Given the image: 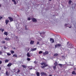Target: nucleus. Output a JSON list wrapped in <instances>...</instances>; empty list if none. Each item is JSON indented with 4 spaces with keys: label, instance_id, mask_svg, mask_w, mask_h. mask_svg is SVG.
<instances>
[{
    "label": "nucleus",
    "instance_id": "nucleus-1",
    "mask_svg": "<svg viewBox=\"0 0 76 76\" xmlns=\"http://www.w3.org/2000/svg\"><path fill=\"white\" fill-rule=\"evenodd\" d=\"M41 65H42L41 67L43 69H44L46 66H47L48 65L46 64V62H43L42 63H41Z\"/></svg>",
    "mask_w": 76,
    "mask_h": 76
},
{
    "label": "nucleus",
    "instance_id": "nucleus-2",
    "mask_svg": "<svg viewBox=\"0 0 76 76\" xmlns=\"http://www.w3.org/2000/svg\"><path fill=\"white\" fill-rule=\"evenodd\" d=\"M40 36L42 37V38H44L45 37V35H44V34H45V32H43L42 33H40Z\"/></svg>",
    "mask_w": 76,
    "mask_h": 76
},
{
    "label": "nucleus",
    "instance_id": "nucleus-3",
    "mask_svg": "<svg viewBox=\"0 0 76 76\" xmlns=\"http://www.w3.org/2000/svg\"><path fill=\"white\" fill-rule=\"evenodd\" d=\"M67 46L69 48H73V45L71 44H69Z\"/></svg>",
    "mask_w": 76,
    "mask_h": 76
},
{
    "label": "nucleus",
    "instance_id": "nucleus-4",
    "mask_svg": "<svg viewBox=\"0 0 76 76\" xmlns=\"http://www.w3.org/2000/svg\"><path fill=\"white\" fill-rule=\"evenodd\" d=\"M60 47H61V45L60 44H57L56 45H55V47L56 48Z\"/></svg>",
    "mask_w": 76,
    "mask_h": 76
},
{
    "label": "nucleus",
    "instance_id": "nucleus-5",
    "mask_svg": "<svg viewBox=\"0 0 76 76\" xmlns=\"http://www.w3.org/2000/svg\"><path fill=\"white\" fill-rule=\"evenodd\" d=\"M31 19L33 22H37V19H36L35 18H31Z\"/></svg>",
    "mask_w": 76,
    "mask_h": 76
},
{
    "label": "nucleus",
    "instance_id": "nucleus-6",
    "mask_svg": "<svg viewBox=\"0 0 76 76\" xmlns=\"http://www.w3.org/2000/svg\"><path fill=\"white\" fill-rule=\"evenodd\" d=\"M42 75H44L45 76H47V74L44 72H42L41 73Z\"/></svg>",
    "mask_w": 76,
    "mask_h": 76
},
{
    "label": "nucleus",
    "instance_id": "nucleus-7",
    "mask_svg": "<svg viewBox=\"0 0 76 76\" xmlns=\"http://www.w3.org/2000/svg\"><path fill=\"white\" fill-rule=\"evenodd\" d=\"M44 56H45L46 54H48V51H45V52L43 53Z\"/></svg>",
    "mask_w": 76,
    "mask_h": 76
},
{
    "label": "nucleus",
    "instance_id": "nucleus-8",
    "mask_svg": "<svg viewBox=\"0 0 76 76\" xmlns=\"http://www.w3.org/2000/svg\"><path fill=\"white\" fill-rule=\"evenodd\" d=\"M65 26H66V27H69V28H71V26H70V25L69 24H66L65 25Z\"/></svg>",
    "mask_w": 76,
    "mask_h": 76
},
{
    "label": "nucleus",
    "instance_id": "nucleus-9",
    "mask_svg": "<svg viewBox=\"0 0 76 76\" xmlns=\"http://www.w3.org/2000/svg\"><path fill=\"white\" fill-rule=\"evenodd\" d=\"M5 40H6V41H10V39L8 37H7L5 38Z\"/></svg>",
    "mask_w": 76,
    "mask_h": 76
},
{
    "label": "nucleus",
    "instance_id": "nucleus-10",
    "mask_svg": "<svg viewBox=\"0 0 76 76\" xmlns=\"http://www.w3.org/2000/svg\"><path fill=\"white\" fill-rule=\"evenodd\" d=\"M37 50V48H34L31 49L30 51H36Z\"/></svg>",
    "mask_w": 76,
    "mask_h": 76
},
{
    "label": "nucleus",
    "instance_id": "nucleus-11",
    "mask_svg": "<svg viewBox=\"0 0 76 76\" xmlns=\"http://www.w3.org/2000/svg\"><path fill=\"white\" fill-rule=\"evenodd\" d=\"M9 19H10V22H12V21H13V18L10 17H9L8 18Z\"/></svg>",
    "mask_w": 76,
    "mask_h": 76
},
{
    "label": "nucleus",
    "instance_id": "nucleus-12",
    "mask_svg": "<svg viewBox=\"0 0 76 76\" xmlns=\"http://www.w3.org/2000/svg\"><path fill=\"white\" fill-rule=\"evenodd\" d=\"M34 41H32V40H31V42H30V44L31 45H32V44H34Z\"/></svg>",
    "mask_w": 76,
    "mask_h": 76
},
{
    "label": "nucleus",
    "instance_id": "nucleus-13",
    "mask_svg": "<svg viewBox=\"0 0 76 76\" xmlns=\"http://www.w3.org/2000/svg\"><path fill=\"white\" fill-rule=\"evenodd\" d=\"M50 41L51 42H54V39L52 38H50Z\"/></svg>",
    "mask_w": 76,
    "mask_h": 76
},
{
    "label": "nucleus",
    "instance_id": "nucleus-14",
    "mask_svg": "<svg viewBox=\"0 0 76 76\" xmlns=\"http://www.w3.org/2000/svg\"><path fill=\"white\" fill-rule=\"evenodd\" d=\"M4 35H6V36H7V35H8V33H7V32L5 31L4 33Z\"/></svg>",
    "mask_w": 76,
    "mask_h": 76
},
{
    "label": "nucleus",
    "instance_id": "nucleus-15",
    "mask_svg": "<svg viewBox=\"0 0 76 76\" xmlns=\"http://www.w3.org/2000/svg\"><path fill=\"white\" fill-rule=\"evenodd\" d=\"M12 63H10L7 66H8V67H10V66H12Z\"/></svg>",
    "mask_w": 76,
    "mask_h": 76
},
{
    "label": "nucleus",
    "instance_id": "nucleus-16",
    "mask_svg": "<svg viewBox=\"0 0 76 76\" xmlns=\"http://www.w3.org/2000/svg\"><path fill=\"white\" fill-rule=\"evenodd\" d=\"M6 25H7L8 23L9 22V20H6L5 21Z\"/></svg>",
    "mask_w": 76,
    "mask_h": 76
},
{
    "label": "nucleus",
    "instance_id": "nucleus-17",
    "mask_svg": "<svg viewBox=\"0 0 76 76\" xmlns=\"http://www.w3.org/2000/svg\"><path fill=\"white\" fill-rule=\"evenodd\" d=\"M9 60L8 59H6L5 60V63H8L9 62Z\"/></svg>",
    "mask_w": 76,
    "mask_h": 76
},
{
    "label": "nucleus",
    "instance_id": "nucleus-18",
    "mask_svg": "<svg viewBox=\"0 0 76 76\" xmlns=\"http://www.w3.org/2000/svg\"><path fill=\"white\" fill-rule=\"evenodd\" d=\"M72 75H76V73H75V71H73L72 72Z\"/></svg>",
    "mask_w": 76,
    "mask_h": 76
},
{
    "label": "nucleus",
    "instance_id": "nucleus-19",
    "mask_svg": "<svg viewBox=\"0 0 76 76\" xmlns=\"http://www.w3.org/2000/svg\"><path fill=\"white\" fill-rule=\"evenodd\" d=\"M27 56H28V57H30L31 56L30 55H29V53H27Z\"/></svg>",
    "mask_w": 76,
    "mask_h": 76
},
{
    "label": "nucleus",
    "instance_id": "nucleus-20",
    "mask_svg": "<svg viewBox=\"0 0 76 76\" xmlns=\"http://www.w3.org/2000/svg\"><path fill=\"white\" fill-rule=\"evenodd\" d=\"M58 56V54H57V53H56L54 55L53 57H57Z\"/></svg>",
    "mask_w": 76,
    "mask_h": 76
},
{
    "label": "nucleus",
    "instance_id": "nucleus-21",
    "mask_svg": "<svg viewBox=\"0 0 76 76\" xmlns=\"http://www.w3.org/2000/svg\"><path fill=\"white\" fill-rule=\"evenodd\" d=\"M12 57H18V56H17V55L16 54H15L13 55V56Z\"/></svg>",
    "mask_w": 76,
    "mask_h": 76
},
{
    "label": "nucleus",
    "instance_id": "nucleus-22",
    "mask_svg": "<svg viewBox=\"0 0 76 76\" xmlns=\"http://www.w3.org/2000/svg\"><path fill=\"white\" fill-rule=\"evenodd\" d=\"M22 67H23V68H25V69H26V66L25 65H22Z\"/></svg>",
    "mask_w": 76,
    "mask_h": 76
},
{
    "label": "nucleus",
    "instance_id": "nucleus-23",
    "mask_svg": "<svg viewBox=\"0 0 76 76\" xmlns=\"http://www.w3.org/2000/svg\"><path fill=\"white\" fill-rule=\"evenodd\" d=\"M36 74L37 76H39V73L37 72H36Z\"/></svg>",
    "mask_w": 76,
    "mask_h": 76
},
{
    "label": "nucleus",
    "instance_id": "nucleus-24",
    "mask_svg": "<svg viewBox=\"0 0 76 76\" xmlns=\"http://www.w3.org/2000/svg\"><path fill=\"white\" fill-rule=\"evenodd\" d=\"M4 29L3 28H1L0 29V31H1L2 32H3V31H4Z\"/></svg>",
    "mask_w": 76,
    "mask_h": 76
},
{
    "label": "nucleus",
    "instance_id": "nucleus-25",
    "mask_svg": "<svg viewBox=\"0 0 76 76\" xmlns=\"http://www.w3.org/2000/svg\"><path fill=\"white\" fill-rule=\"evenodd\" d=\"M6 75H7V76L9 75V72H8L7 71L6 72Z\"/></svg>",
    "mask_w": 76,
    "mask_h": 76
},
{
    "label": "nucleus",
    "instance_id": "nucleus-26",
    "mask_svg": "<svg viewBox=\"0 0 76 76\" xmlns=\"http://www.w3.org/2000/svg\"><path fill=\"white\" fill-rule=\"evenodd\" d=\"M10 52H11V54H13V53H15V52L13 50H11Z\"/></svg>",
    "mask_w": 76,
    "mask_h": 76
},
{
    "label": "nucleus",
    "instance_id": "nucleus-27",
    "mask_svg": "<svg viewBox=\"0 0 76 76\" xmlns=\"http://www.w3.org/2000/svg\"><path fill=\"white\" fill-rule=\"evenodd\" d=\"M55 66H57V62H55L54 64Z\"/></svg>",
    "mask_w": 76,
    "mask_h": 76
},
{
    "label": "nucleus",
    "instance_id": "nucleus-28",
    "mask_svg": "<svg viewBox=\"0 0 76 76\" xmlns=\"http://www.w3.org/2000/svg\"><path fill=\"white\" fill-rule=\"evenodd\" d=\"M71 3H72V1L71 0H69V4H71Z\"/></svg>",
    "mask_w": 76,
    "mask_h": 76
},
{
    "label": "nucleus",
    "instance_id": "nucleus-29",
    "mask_svg": "<svg viewBox=\"0 0 76 76\" xmlns=\"http://www.w3.org/2000/svg\"><path fill=\"white\" fill-rule=\"evenodd\" d=\"M42 51H39V54H42Z\"/></svg>",
    "mask_w": 76,
    "mask_h": 76
},
{
    "label": "nucleus",
    "instance_id": "nucleus-30",
    "mask_svg": "<svg viewBox=\"0 0 76 76\" xmlns=\"http://www.w3.org/2000/svg\"><path fill=\"white\" fill-rule=\"evenodd\" d=\"M7 54L8 56H10V55H11V54H10V53H7Z\"/></svg>",
    "mask_w": 76,
    "mask_h": 76
},
{
    "label": "nucleus",
    "instance_id": "nucleus-31",
    "mask_svg": "<svg viewBox=\"0 0 76 76\" xmlns=\"http://www.w3.org/2000/svg\"><path fill=\"white\" fill-rule=\"evenodd\" d=\"M53 69L54 70H55V69H56V66H53Z\"/></svg>",
    "mask_w": 76,
    "mask_h": 76
},
{
    "label": "nucleus",
    "instance_id": "nucleus-32",
    "mask_svg": "<svg viewBox=\"0 0 76 76\" xmlns=\"http://www.w3.org/2000/svg\"><path fill=\"white\" fill-rule=\"evenodd\" d=\"M58 65H59V66H60V67H62V64H58Z\"/></svg>",
    "mask_w": 76,
    "mask_h": 76
},
{
    "label": "nucleus",
    "instance_id": "nucleus-33",
    "mask_svg": "<svg viewBox=\"0 0 76 76\" xmlns=\"http://www.w3.org/2000/svg\"><path fill=\"white\" fill-rule=\"evenodd\" d=\"M27 60L28 61H30V60H31V59H30V58H27Z\"/></svg>",
    "mask_w": 76,
    "mask_h": 76
},
{
    "label": "nucleus",
    "instance_id": "nucleus-34",
    "mask_svg": "<svg viewBox=\"0 0 76 76\" xmlns=\"http://www.w3.org/2000/svg\"><path fill=\"white\" fill-rule=\"evenodd\" d=\"M62 58H63V59H64V58H65V57H64V56H62Z\"/></svg>",
    "mask_w": 76,
    "mask_h": 76
},
{
    "label": "nucleus",
    "instance_id": "nucleus-35",
    "mask_svg": "<svg viewBox=\"0 0 76 76\" xmlns=\"http://www.w3.org/2000/svg\"><path fill=\"white\" fill-rule=\"evenodd\" d=\"M13 2H14V3L15 4H16V1H14Z\"/></svg>",
    "mask_w": 76,
    "mask_h": 76
},
{
    "label": "nucleus",
    "instance_id": "nucleus-36",
    "mask_svg": "<svg viewBox=\"0 0 76 76\" xmlns=\"http://www.w3.org/2000/svg\"><path fill=\"white\" fill-rule=\"evenodd\" d=\"M1 42L3 44H4V43H5V41H2Z\"/></svg>",
    "mask_w": 76,
    "mask_h": 76
},
{
    "label": "nucleus",
    "instance_id": "nucleus-37",
    "mask_svg": "<svg viewBox=\"0 0 76 76\" xmlns=\"http://www.w3.org/2000/svg\"><path fill=\"white\" fill-rule=\"evenodd\" d=\"M20 70L19 69L18 70V71H17V73H19L20 72Z\"/></svg>",
    "mask_w": 76,
    "mask_h": 76
},
{
    "label": "nucleus",
    "instance_id": "nucleus-38",
    "mask_svg": "<svg viewBox=\"0 0 76 76\" xmlns=\"http://www.w3.org/2000/svg\"><path fill=\"white\" fill-rule=\"evenodd\" d=\"M39 44V42H37V45H38Z\"/></svg>",
    "mask_w": 76,
    "mask_h": 76
},
{
    "label": "nucleus",
    "instance_id": "nucleus-39",
    "mask_svg": "<svg viewBox=\"0 0 76 76\" xmlns=\"http://www.w3.org/2000/svg\"><path fill=\"white\" fill-rule=\"evenodd\" d=\"M3 18V17L0 16V20H1V19H2Z\"/></svg>",
    "mask_w": 76,
    "mask_h": 76
},
{
    "label": "nucleus",
    "instance_id": "nucleus-40",
    "mask_svg": "<svg viewBox=\"0 0 76 76\" xmlns=\"http://www.w3.org/2000/svg\"><path fill=\"white\" fill-rule=\"evenodd\" d=\"M2 54V52L0 51V55Z\"/></svg>",
    "mask_w": 76,
    "mask_h": 76
},
{
    "label": "nucleus",
    "instance_id": "nucleus-41",
    "mask_svg": "<svg viewBox=\"0 0 76 76\" xmlns=\"http://www.w3.org/2000/svg\"><path fill=\"white\" fill-rule=\"evenodd\" d=\"M34 63L35 64H37V62H36V61H34Z\"/></svg>",
    "mask_w": 76,
    "mask_h": 76
},
{
    "label": "nucleus",
    "instance_id": "nucleus-42",
    "mask_svg": "<svg viewBox=\"0 0 76 76\" xmlns=\"http://www.w3.org/2000/svg\"><path fill=\"white\" fill-rule=\"evenodd\" d=\"M28 20H31V18H28Z\"/></svg>",
    "mask_w": 76,
    "mask_h": 76
},
{
    "label": "nucleus",
    "instance_id": "nucleus-43",
    "mask_svg": "<svg viewBox=\"0 0 76 76\" xmlns=\"http://www.w3.org/2000/svg\"><path fill=\"white\" fill-rule=\"evenodd\" d=\"M4 49H6V47L5 46H4Z\"/></svg>",
    "mask_w": 76,
    "mask_h": 76
},
{
    "label": "nucleus",
    "instance_id": "nucleus-44",
    "mask_svg": "<svg viewBox=\"0 0 76 76\" xmlns=\"http://www.w3.org/2000/svg\"><path fill=\"white\" fill-rule=\"evenodd\" d=\"M2 63V62L1 61H0V64H1V63Z\"/></svg>",
    "mask_w": 76,
    "mask_h": 76
},
{
    "label": "nucleus",
    "instance_id": "nucleus-45",
    "mask_svg": "<svg viewBox=\"0 0 76 76\" xmlns=\"http://www.w3.org/2000/svg\"><path fill=\"white\" fill-rule=\"evenodd\" d=\"M29 69L30 70H31V69H32V68H30V67H29Z\"/></svg>",
    "mask_w": 76,
    "mask_h": 76
},
{
    "label": "nucleus",
    "instance_id": "nucleus-46",
    "mask_svg": "<svg viewBox=\"0 0 76 76\" xmlns=\"http://www.w3.org/2000/svg\"><path fill=\"white\" fill-rule=\"evenodd\" d=\"M25 28V29H27V28H26V27Z\"/></svg>",
    "mask_w": 76,
    "mask_h": 76
},
{
    "label": "nucleus",
    "instance_id": "nucleus-47",
    "mask_svg": "<svg viewBox=\"0 0 76 76\" xmlns=\"http://www.w3.org/2000/svg\"><path fill=\"white\" fill-rule=\"evenodd\" d=\"M27 51H29V48H28V49H27Z\"/></svg>",
    "mask_w": 76,
    "mask_h": 76
},
{
    "label": "nucleus",
    "instance_id": "nucleus-48",
    "mask_svg": "<svg viewBox=\"0 0 76 76\" xmlns=\"http://www.w3.org/2000/svg\"><path fill=\"white\" fill-rule=\"evenodd\" d=\"M12 1H13H13H15V0H12Z\"/></svg>",
    "mask_w": 76,
    "mask_h": 76
},
{
    "label": "nucleus",
    "instance_id": "nucleus-49",
    "mask_svg": "<svg viewBox=\"0 0 76 76\" xmlns=\"http://www.w3.org/2000/svg\"><path fill=\"white\" fill-rule=\"evenodd\" d=\"M14 50H15L16 49V48H13Z\"/></svg>",
    "mask_w": 76,
    "mask_h": 76
},
{
    "label": "nucleus",
    "instance_id": "nucleus-50",
    "mask_svg": "<svg viewBox=\"0 0 76 76\" xmlns=\"http://www.w3.org/2000/svg\"><path fill=\"white\" fill-rule=\"evenodd\" d=\"M49 76H52V75H50Z\"/></svg>",
    "mask_w": 76,
    "mask_h": 76
},
{
    "label": "nucleus",
    "instance_id": "nucleus-51",
    "mask_svg": "<svg viewBox=\"0 0 76 76\" xmlns=\"http://www.w3.org/2000/svg\"><path fill=\"white\" fill-rule=\"evenodd\" d=\"M67 45H69V43L68 42V43H67Z\"/></svg>",
    "mask_w": 76,
    "mask_h": 76
},
{
    "label": "nucleus",
    "instance_id": "nucleus-52",
    "mask_svg": "<svg viewBox=\"0 0 76 76\" xmlns=\"http://www.w3.org/2000/svg\"><path fill=\"white\" fill-rule=\"evenodd\" d=\"M18 25V24H16V26H17V25Z\"/></svg>",
    "mask_w": 76,
    "mask_h": 76
},
{
    "label": "nucleus",
    "instance_id": "nucleus-53",
    "mask_svg": "<svg viewBox=\"0 0 76 76\" xmlns=\"http://www.w3.org/2000/svg\"><path fill=\"white\" fill-rule=\"evenodd\" d=\"M52 0H49V1H51Z\"/></svg>",
    "mask_w": 76,
    "mask_h": 76
},
{
    "label": "nucleus",
    "instance_id": "nucleus-54",
    "mask_svg": "<svg viewBox=\"0 0 76 76\" xmlns=\"http://www.w3.org/2000/svg\"><path fill=\"white\" fill-rule=\"evenodd\" d=\"M1 7V4H0V7Z\"/></svg>",
    "mask_w": 76,
    "mask_h": 76
},
{
    "label": "nucleus",
    "instance_id": "nucleus-55",
    "mask_svg": "<svg viewBox=\"0 0 76 76\" xmlns=\"http://www.w3.org/2000/svg\"><path fill=\"white\" fill-rule=\"evenodd\" d=\"M1 68L0 67V70H1Z\"/></svg>",
    "mask_w": 76,
    "mask_h": 76
},
{
    "label": "nucleus",
    "instance_id": "nucleus-56",
    "mask_svg": "<svg viewBox=\"0 0 76 76\" xmlns=\"http://www.w3.org/2000/svg\"><path fill=\"white\" fill-rule=\"evenodd\" d=\"M22 34V32H20V34Z\"/></svg>",
    "mask_w": 76,
    "mask_h": 76
},
{
    "label": "nucleus",
    "instance_id": "nucleus-57",
    "mask_svg": "<svg viewBox=\"0 0 76 76\" xmlns=\"http://www.w3.org/2000/svg\"><path fill=\"white\" fill-rule=\"evenodd\" d=\"M16 38H18V37H16Z\"/></svg>",
    "mask_w": 76,
    "mask_h": 76
},
{
    "label": "nucleus",
    "instance_id": "nucleus-58",
    "mask_svg": "<svg viewBox=\"0 0 76 76\" xmlns=\"http://www.w3.org/2000/svg\"><path fill=\"white\" fill-rule=\"evenodd\" d=\"M74 70H76V69H74Z\"/></svg>",
    "mask_w": 76,
    "mask_h": 76
},
{
    "label": "nucleus",
    "instance_id": "nucleus-59",
    "mask_svg": "<svg viewBox=\"0 0 76 76\" xmlns=\"http://www.w3.org/2000/svg\"><path fill=\"white\" fill-rule=\"evenodd\" d=\"M54 58H55V57H54Z\"/></svg>",
    "mask_w": 76,
    "mask_h": 76
}]
</instances>
